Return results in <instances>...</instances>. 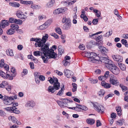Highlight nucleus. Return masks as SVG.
<instances>
[{"label":"nucleus","instance_id":"obj_29","mask_svg":"<svg viewBox=\"0 0 128 128\" xmlns=\"http://www.w3.org/2000/svg\"><path fill=\"white\" fill-rule=\"evenodd\" d=\"M10 27L14 30H17L19 28L18 26L15 24H11Z\"/></svg>","mask_w":128,"mask_h":128},{"label":"nucleus","instance_id":"obj_26","mask_svg":"<svg viewBox=\"0 0 128 128\" xmlns=\"http://www.w3.org/2000/svg\"><path fill=\"white\" fill-rule=\"evenodd\" d=\"M9 4L12 7H15L16 8L20 6V4L18 3L15 2H10L9 3Z\"/></svg>","mask_w":128,"mask_h":128},{"label":"nucleus","instance_id":"obj_9","mask_svg":"<svg viewBox=\"0 0 128 128\" xmlns=\"http://www.w3.org/2000/svg\"><path fill=\"white\" fill-rule=\"evenodd\" d=\"M90 58H88V60L93 63H96L98 60L95 58L97 56V54L96 53L93 52H90Z\"/></svg>","mask_w":128,"mask_h":128},{"label":"nucleus","instance_id":"obj_64","mask_svg":"<svg viewBox=\"0 0 128 128\" xmlns=\"http://www.w3.org/2000/svg\"><path fill=\"white\" fill-rule=\"evenodd\" d=\"M116 114L114 112L112 113L111 114V117L112 118H116Z\"/></svg>","mask_w":128,"mask_h":128},{"label":"nucleus","instance_id":"obj_48","mask_svg":"<svg viewBox=\"0 0 128 128\" xmlns=\"http://www.w3.org/2000/svg\"><path fill=\"white\" fill-rule=\"evenodd\" d=\"M57 102L59 105L61 107H63L64 106V104L63 103V101H62L60 100H58L56 101Z\"/></svg>","mask_w":128,"mask_h":128},{"label":"nucleus","instance_id":"obj_19","mask_svg":"<svg viewBox=\"0 0 128 128\" xmlns=\"http://www.w3.org/2000/svg\"><path fill=\"white\" fill-rule=\"evenodd\" d=\"M55 2L54 0H50L46 4V8H51L52 7Z\"/></svg>","mask_w":128,"mask_h":128},{"label":"nucleus","instance_id":"obj_54","mask_svg":"<svg viewBox=\"0 0 128 128\" xmlns=\"http://www.w3.org/2000/svg\"><path fill=\"white\" fill-rule=\"evenodd\" d=\"M5 88L9 92H10L11 90L12 89V86L8 84Z\"/></svg>","mask_w":128,"mask_h":128},{"label":"nucleus","instance_id":"obj_22","mask_svg":"<svg viewBox=\"0 0 128 128\" xmlns=\"http://www.w3.org/2000/svg\"><path fill=\"white\" fill-rule=\"evenodd\" d=\"M102 86H104L106 88H108L110 87L111 86L110 84L106 83L104 81H102L101 84Z\"/></svg>","mask_w":128,"mask_h":128},{"label":"nucleus","instance_id":"obj_17","mask_svg":"<svg viewBox=\"0 0 128 128\" xmlns=\"http://www.w3.org/2000/svg\"><path fill=\"white\" fill-rule=\"evenodd\" d=\"M112 56L114 60L116 61L121 62L122 61V57L119 55H113Z\"/></svg>","mask_w":128,"mask_h":128},{"label":"nucleus","instance_id":"obj_37","mask_svg":"<svg viewBox=\"0 0 128 128\" xmlns=\"http://www.w3.org/2000/svg\"><path fill=\"white\" fill-rule=\"evenodd\" d=\"M105 93V92L104 90H101L98 92V94L99 96L101 97L103 96L104 95Z\"/></svg>","mask_w":128,"mask_h":128},{"label":"nucleus","instance_id":"obj_58","mask_svg":"<svg viewBox=\"0 0 128 128\" xmlns=\"http://www.w3.org/2000/svg\"><path fill=\"white\" fill-rule=\"evenodd\" d=\"M120 86L121 87L122 90L126 91L128 90V88L127 87L124 86L120 84Z\"/></svg>","mask_w":128,"mask_h":128},{"label":"nucleus","instance_id":"obj_12","mask_svg":"<svg viewBox=\"0 0 128 128\" xmlns=\"http://www.w3.org/2000/svg\"><path fill=\"white\" fill-rule=\"evenodd\" d=\"M76 1V0H74L73 1L68 0L65 1H63L61 2V4H63L64 6H68L73 4Z\"/></svg>","mask_w":128,"mask_h":128},{"label":"nucleus","instance_id":"obj_2","mask_svg":"<svg viewBox=\"0 0 128 128\" xmlns=\"http://www.w3.org/2000/svg\"><path fill=\"white\" fill-rule=\"evenodd\" d=\"M110 70L113 74H115L117 75L120 73V70L113 63L112 64L107 68Z\"/></svg>","mask_w":128,"mask_h":128},{"label":"nucleus","instance_id":"obj_4","mask_svg":"<svg viewBox=\"0 0 128 128\" xmlns=\"http://www.w3.org/2000/svg\"><path fill=\"white\" fill-rule=\"evenodd\" d=\"M98 104L96 102L93 104L94 108L98 112H100L101 113L104 112V107L100 104L98 106Z\"/></svg>","mask_w":128,"mask_h":128},{"label":"nucleus","instance_id":"obj_36","mask_svg":"<svg viewBox=\"0 0 128 128\" xmlns=\"http://www.w3.org/2000/svg\"><path fill=\"white\" fill-rule=\"evenodd\" d=\"M34 54V56H41L42 53L41 52L38 51H34L33 52Z\"/></svg>","mask_w":128,"mask_h":128},{"label":"nucleus","instance_id":"obj_23","mask_svg":"<svg viewBox=\"0 0 128 128\" xmlns=\"http://www.w3.org/2000/svg\"><path fill=\"white\" fill-rule=\"evenodd\" d=\"M48 92L52 94L56 90L53 86H49L48 88Z\"/></svg>","mask_w":128,"mask_h":128},{"label":"nucleus","instance_id":"obj_11","mask_svg":"<svg viewBox=\"0 0 128 128\" xmlns=\"http://www.w3.org/2000/svg\"><path fill=\"white\" fill-rule=\"evenodd\" d=\"M99 48L100 51L101 52L102 56H107V52L108 51V49L103 46H100Z\"/></svg>","mask_w":128,"mask_h":128},{"label":"nucleus","instance_id":"obj_51","mask_svg":"<svg viewBox=\"0 0 128 128\" xmlns=\"http://www.w3.org/2000/svg\"><path fill=\"white\" fill-rule=\"evenodd\" d=\"M63 100V103L64 104V106H66L68 105V100L65 98Z\"/></svg>","mask_w":128,"mask_h":128},{"label":"nucleus","instance_id":"obj_56","mask_svg":"<svg viewBox=\"0 0 128 128\" xmlns=\"http://www.w3.org/2000/svg\"><path fill=\"white\" fill-rule=\"evenodd\" d=\"M55 30L57 33L60 34H61L62 33L61 30L60 28H56Z\"/></svg>","mask_w":128,"mask_h":128},{"label":"nucleus","instance_id":"obj_32","mask_svg":"<svg viewBox=\"0 0 128 128\" xmlns=\"http://www.w3.org/2000/svg\"><path fill=\"white\" fill-rule=\"evenodd\" d=\"M44 56H41L42 60L43 61V62L44 63H47L48 62V60L49 58L47 56H46V55H44Z\"/></svg>","mask_w":128,"mask_h":128},{"label":"nucleus","instance_id":"obj_14","mask_svg":"<svg viewBox=\"0 0 128 128\" xmlns=\"http://www.w3.org/2000/svg\"><path fill=\"white\" fill-rule=\"evenodd\" d=\"M48 37V36L47 34H45V36H43L42 39H40V42H39V46H41V44L42 45V44H45Z\"/></svg>","mask_w":128,"mask_h":128},{"label":"nucleus","instance_id":"obj_18","mask_svg":"<svg viewBox=\"0 0 128 128\" xmlns=\"http://www.w3.org/2000/svg\"><path fill=\"white\" fill-rule=\"evenodd\" d=\"M9 24V23L7 20H2L1 24H0V26L1 27L4 28Z\"/></svg>","mask_w":128,"mask_h":128},{"label":"nucleus","instance_id":"obj_45","mask_svg":"<svg viewBox=\"0 0 128 128\" xmlns=\"http://www.w3.org/2000/svg\"><path fill=\"white\" fill-rule=\"evenodd\" d=\"M47 28V26H46L44 24L40 26L39 27V28H38V29L40 30H43Z\"/></svg>","mask_w":128,"mask_h":128},{"label":"nucleus","instance_id":"obj_8","mask_svg":"<svg viewBox=\"0 0 128 128\" xmlns=\"http://www.w3.org/2000/svg\"><path fill=\"white\" fill-rule=\"evenodd\" d=\"M46 56H48L49 58L55 59L57 57V54L56 53L54 52V50L50 49L48 52Z\"/></svg>","mask_w":128,"mask_h":128},{"label":"nucleus","instance_id":"obj_30","mask_svg":"<svg viewBox=\"0 0 128 128\" xmlns=\"http://www.w3.org/2000/svg\"><path fill=\"white\" fill-rule=\"evenodd\" d=\"M116 110L117 112L118 115L119 116H120L121 115L122 110L121 107L120 106H119L116 107Z\"/></svg>","mask_w":128,"mask_h":128},{"label":"nucleus","instance_id":"obj_41","mask_svg":"<svg viewBox=\"0 0 128 128\" xmlns=\"http://www.w3.org/2000/svg\"><path fill=\"white\" fill-rule=\"evenodd\" d=\"M72 84L73 87L72 89V91L73 92H75L76 90L77 85L74 83H72Z\"/></svg>","mask_w":128,"mask_h":128},{"label":"nucleus","instance_id":"obj_60","mask_svg":"<svg viewBox=\"0 0 128 128\" xmlns=\"http://www.w3.org/2000/svg\"><path fill=\"white\" fill-rule=\"evenodd\" d=\"M98 22V19L95 18L93 20L92 23L94 25L96 24Z\"/></svg>","mask_w":128,"mask_h":128},{"label":"nucleus","instance_id":"obj_7","mask_svg":"<svg viewBox=\"0 0 128 128\" xmlns=\"http://www.w3.org/2000/svg\"><path fill=\"white\" fill-rule=\"evenodd\" d=\"M5 110L11 113H14L16 114H19L20 111L17 110V108L16 107H7L4 108Z\"/></svg>","mask_w":128,"mask_h":128},{"label":"nucleus","instance_id":"obj_38","mask_svg":"<svg viewBox=\"0 0 128 128\" xmlns=\"http://www.w3.org/2000/svg\"><path fill=\"white\" fill-rule=\"evenodd\" d=\"M14 32V30L12 29V28L8 29L6 32L7 34L10 35L13 34Z\"/></svg>","mask_w":128,"mask_h":128},{"label":"nucleus","instance_id":"obj_28","mask_svg":"<svg viewBox=\"0 0 128 128\" xmlns=\"http://www.w3.org/2000/svg\"><path fill=\"white\" fill-rule=\"evenodd\" d=\"M56 90L59 89L60 88V84L59 83H54L53 86Z\"/></svg>","mask_w":128,"mask_h":128},{"label":"nucleus","instance_id":"obj_62","mask_svg":"<svg viewBox=\"0 0 128 128\" xmlns=\"http://www.w3.org/2000/svg\"><path fill=\"white\" fill-rule=\"evenodd\" d=\"M59 8H58L55 10L54 12V13L57 14H60V10H59Z\"/></svg>","mask_w":128,"mask_h":128},{"label":"nucleus","instance_id":"obj_33","mask_svg":"<svg viewBox=\"0 0 128 128\" xmlns=\"http://www.w3.org/2000/svg\"><path fill=\"white\" fill-rule=\"evenodd\" d=\"M30 7L33 9L36 10L38 9L41 8L40 6L38 5H36L34 4H32Z\"/></svg>","mask_w":128,"mask_h":128},{"label":"nucleus","instance_id":"obj_6","mask_svg":"<svg viewBox=\"0 0 128 128\" xmlns=\"http://www.w3.org/2000/svg\"><path fill=\"white\" fill-rule=\"evenodd\" d=\"M110 82L112 85L115 86H118L119 84V83L118 81L116 79L115 77L112 74L110 76Z\"/></svg>","mask_w":128,"mask_h":128},{"label":"nucleus","instance_id":"obj_13","mask_svg":"<svg viewBox=\"0 0 128 128\" xmlns=\"http://www.w3.org/2000/svg\"><path fill=\"white\" fill-rule=\"evenodd\" d=\"M64 75L68 78L72 77L74 74L72 71L66 69L64 70Z\"/></svg>","mask_w":128,"mask_h":128},{"label":"nucleus","instance_id":"obj_39","mask_svg":"<svg viewBox=\"0 0 128 128\" xmlns=\"http://www.w3.org/2000/svg\"><path fill=\"white\" fill-rule=\"evenodd\" d=\"M87 122L88 124H92L94 123L95 120L93 119L89 118L87 119Z\"/></svg>","mask_w":128,"mask_h":128},{"label":"nucleus","instance_id":"obj_24","mask_svg":"<svg viewBox=\"0 0 128 128\" xmlns=\"http://www.w3.org/2000/svg\"><path fill=\"white\" fill-rule=\"evenodd\" d=\"M7 74L6 76L7 77V78H8L9 80H12L13 79V77H15L16 74L12 73L10 74H8L7 72H6Z\"/></svg>","mask_w":128,"mask_h":128},{"label":"nucleus","instance_id":"obj_61","mask_svg":"<svg viewBox=\"0 0 128 128\" xmlns=\"http://www.w3.org/2000/svg\"><path fill=\"white\" fill-rule=\"evenodd\" d=\"M88 110V108L86 106L83 105H81V110Z\"/></svg>","mask_w":128,"mask_h":128},{"label":"nucleus","instance_id":"obj_63","mask_svg":"<svg viewBox=\"0 0 128 128\" xmlns=\"http://www.w3.org/2000/svg\"><path fill=\"white\" fill-rule=\"evenodd\" d=\"M2 38L6 42H7L8 41V37L5 36H2Z\"/></svg>","mask_w":128,"mask_h":128},{"label":"nucleus","instance_id":"obj_40","mask_svg":"<svg viewBox=\"0 0 128 128\" xmlns=\"http://www.w3.org/2000/svg\"><path fill=\"white\" fill-rule=\"evenodd\" d=\"M7 82L6 81H3L1 84H0V87L3 88L5 87L8 84Z\"/></svg>","mask_w":128,"mask_h":128},{"label":"nucleus","instance_id":"obj_53","mask_svg":"<svg viewBox=\"0 0 128 128\" xmlns=\"http://www.w3.org/2000/svg\"><path fill=\"white\" fill-rule=\"evenodd\" d=\"M4 60V59H2L0 61V67L3 68L5 65Z\"/></svg>","mask_w":128,"mask_h":128},{"label":"nucleus","instance_id":"obj_16","mask_svg":"<svg viewBox=\"0 0 128 128\" xmlns=\"http://www.w3.org/2000/svg\"><path fill=\"white\" fill-rule=\"evenodd\" d=\"M71 26L70 20V19H68L66 23L63 25V28L64 30H68L70 28Z\"/></svg>","mask_w":128,"mask_h":128},{"label":"nucleus","instance_id":"obj_27","mask_svg":"<svg viewBox=\"0 0 128 128\" xmlns=\"http://www.w3.org/2000/svg\"><path fill=\"white\" fill-rule=\"evenodd\" d=\"M117 64L119 66L120 69L122 70H124L126 69V67L124 64L120 62H117Z\"/></svg>","mask_w":128,"mask_h":128},{"label":"nucleus","instance_id":"obj_59","mask_svg":"<svg viewBox=\"0 0 128 128\" xmlns=\"http://www.w3.org/2000/svg\"><path fill=\"white\" fill-rule=\"evenodd\" d=\"M16 19L13 18H11L9 19V22L11 23H15Z\"/></svg>","mask_w":128,"mask_h":128},{"label":"nucleus","instance_id":"obj_46","mask_svg":"<svg viewBox=\"0 0 128 128\" xmlns=\"http://www.w3.org/2000/svg\"><path fill=\"white\" fill-rule=\"evenodd\" d=\"M15 21L14 23L20 25L22 23V21L20 19H16L15 20Z\"/></svg>","mask_w":128,"mask_h":128},{"label":"nucleus","instance_id":"obj_15","mask_svg":"<svg viewBox=\"0 0 128 128\" xmlns=\"http://www.w3.org/2000/svg\"><path fill=\"white\" fill-rule=\"evenodd\" d=\"M109 72L108 71H106L104 73V76H101L98 77V79L100 80L104 81L109 76Z\"/></svg>","mask_w":128,"mask_h":128},{"label":"nucleus","instance_id":"obj_55","mask_svg":"<svg viewBox=\"0 0 128 128\" xmlns=\"http://www.w3.org/2000/svg\"><path fill=\"white\" fill-rule=\"evenodd\" d=\"M10 119L13 122L17 124V121H17V120L16 119V118H12L11 116H10L9 117V119H10Z\"/></svg>","mask_w":128,"mask_h":128},{"label":"nucleus","instance_id":"obj_21","mask_svg":"<svg viewBox=\"0 0 128 128\" xmlns=\"http://www.w3.org/2000/svg\"><path fill=\"white\" fill-rule=\"evenodd\" d=\"M68 108L69 109L75 110L76 111H80V110H81V105L77 104L76 106V107L73 108L69 107Z\"/></svg>","mask_w":128,"mask_h":128},{"label":"nucleus","instance_id":"obj_44","mask_svg":"<svg viewBox=\"0 0 128 128\" xmlns=\"http://www.w3.org/2000/svg\"><path fill=\"white\" fill-rule=\"evenodd\" d=\"M52 21L51 20H49L46 21L44 23L46 26L48 28V26L52 23Z\"/></svg>","mask_w":128,"mask_h":128},{"label":"nucleus","instance_id":"obj_34","mask_svg":"<svg viewBox=\"0 0 128 128\" xmlns=\"http://www.w3.org/2000/svg\"><path fill=\"white\" fill-rule=\"evenodd\" d=\"M64 86V85H63L62 87L61 88L60 90L57 94L56 95L57 96H60L63 94L64 93L63 88Z\"/></svg>","mask_w":128,"mask_h":128},{"label":"nucleus","instance_id":"obj_31","mask_svg":"<svg viewBox=\"0 0 128 128\" xmlns=\"http://www.w3.org/2000/svg\"><path fill=\"white\" fill-rule=\"evenodd\" d=\"M102 36L101 35L100 36H97L96 38V40L97 41H98V42L96 43V44L97 45H98L99 44H100L99 42L101 43V42L102 41Z\"/></svg>","mask_w":128,"mask_h":128},{"label":"nucleus","instance_id":"obj_49","mask_svg":"<svg viewBox=\"0 0 128 128\" xmlns=\"http://www.w3.org/2000/svg\"><path fill=\"white\" fill-rule=\"evenodd\" d=\"M50 35L51 36H53L56 39H58L59 38L58 35L57 34L55 33H51L50 34Z\"/></svg>","mask_w":128,"mask_h":128},{"label":"nucleus","instance_id":"obj_52","mask_svg":"<svg viewBox=\"0 0 128 128\" xmlns=\"http://www.w3.org/2000/svg\"><path fill=\"white\" fill-rule=\"evenodd\" d=\"M62 62L64 64V65L65 66H68L70 64V63L65 60H63Z\"/></svg>","mask_w":128,"mask_h":128},{"label":"nucleus","instance_id":"obj_57","mask_svg":"<svg viewBox=\"0 0 128 128\" xmlns=\"http://www.w3.org/2000/svg\"><path fill=\"white\" fill-rule=\"evenodd\" d=\"M35 78H39L40 74L39 72H35L34 74Z\"/></svg>","mask_w":128,"mask_h":128},{"label":"nucleus","instance_id":"obj_20","mask_svg":"<svg viewBox=\"0 0 128 128\" xmlns=\"http://www.w3.org/2000/svg\"><path fill=\"white\" fill-rule=\"evenodd\" d=\"M35 105V102L32 101H28L26 104V107H34Z\"/></svg>","mask_w":128,"mask_h":128},{"label":"nucleus","instance_id":"obj_1","mask_svg":"<svg viewBox=\"0 0 128 128\" xmlns=\"http://www.w3.org/2000/svg\"><path fill=\"white\" fill-rule=\"evenodd\" d=\"M105 57L101 56L100 58V60L103 63L106 64V66L108 68V66L113 64V62L111 60H110L107 58L106 56H104ZM107 57L108 56H107Z\"/></svg>","mask_w":128,"mask_h":128},{"label":"nucleus","instance_id":"obj_35","mask_svg":"<svg viewBox=\"0 0 128 128\" xmlns=\"http://www.w3.org/2000/svg\"><path fill=\"white\" fill-rule=\"evenodd\" d=\"M7 74H6L2 71L0 70V76H1L4 79L7 78V77L6 76Z\"/></svg>","mask_w":128,"mask_h":128},{"label":"nucleus","instance_id":"obj_47","mask_svg":"<svg viewBox=\"0 0 128 128\" xmlns=\"http://www.w3.org/2000/svg\"><path fill=\"white\" fill-rule=\"evenodd\" d=\"M94 44H95L94 42L92 40H91L90 41V42L88 43L87 44L88 46L90 48Z\"/></svg>","mask_w":128,"mask_h":128},{"label":"nucleus","instance_id":"obj_42","mask_svg":"<svg viewBox=\"0 0 128 128\" xmlns=\"http://www.w3.org/2000/svg\"><path fill=\"white\" fill-rule=\"evenodd\" d=\"M124 120L123 119H120L118 120L117 122V124L119 125H122L124 123Z\"/></svg>","mask_w":128,"mask_h":128},{"label":"nucleus","instance_id":"obj_50","mask_svg":"<svg viewBox=\"0 0 128 128\" xmlns=\"http://www.w3.org/2000/svg\"><path fill=\"white\" fill-rule=\"evenodd\" d=\"M59 10H60V14L64 13L67 10V8L65 7L59 8Z\"/></svg>","mask_w":128,"mask_h":128},{"label":"nucleus","instance_id":"obj_10","mask_svg":"<svg viewBox=\"0 0 128 128\" xmlns=\"http://www.w3.org/2000/svg\"><path fill=\"white\" fill-rule=\"evenodd\" d=\"M16 15L18 18L21 19H24L25 20L27 18L26 15L24 14L22 11L20 10L16 11Z\"/></svg>","mask_w":128,"mask_h":128},{"label":"nucleus","instance_id":"obj_3","mask_svg":"<svg viewBox=\"0 0 128 128\" xmlns=\"http://www.w3.org/2000/svg\"><path fill=\"white\" fill-rule=\"evenodd\" d=\"M41 46H39V43L38 44V46L39 47H41V51L42 52L44 55H46L47 53L50 50V49L49 48V45H48L47 44H41Z\"/></svg>","mask_w":128,"mask_h":128},{"label":"nucleus","instance_id":"obj_5","mask_svg":"<svg viewBox=\"0 0 128 128\" xmlns=\"http://www.w3.org/2000/svg\"><path fill=\"white\" fill-rule=\"evenodd\" d=\"M2 100L4 104L6 105H9L13 103L11 98H10V96L9 97L7 96L4 95L3 96Z\"/></svg>","mask_w":128,"mask_h":128},{"label":"nucleus","instance_id":"obj_25","mask_svg":"<svg viewBox=\"0 0 128 128\" xmlns=\"http://www.w3.org/2000/svg\"><path fill=\"white\" fill-rule=\"evenodd\" d=\"M6 53L8 56H14L12 50L10 48L7 49L6 51Z\"/></svg>","mask_w":128,"mask_h":128},{"label":"nucleus","instance_id":"obj_43","mask_svg":"<svg viewBox=\"0 0 128 128\" xmlns=\"http://www.w3.org/2000/svg\"><path fill=\"white\" fill-rule=\"evenodd\" d=\"M112 30H110L109 32H107L104 35V36L106 37H108L110 36L112 34Z\"/></svg>","mask_w":128,"mask_h":128}]
</instances>
